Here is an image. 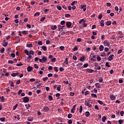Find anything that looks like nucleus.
<instances>
[{"mask_svg": "<svg viewBox=\"0 0 124 124\" xmlns=\"http://www.w3.org/2000/svg\"><path fill=\"white\" fill-rule=\"evenodd\" d=\"M39 62H42V63L45 62H47V57L43 56L42 59H39Z\"/></svg>", "mask_w": 124, "mask_h": 124, "instance_id": "f257e3e1", "label": "nucleus"}, {"mask_svg": "<svg viewBox=\"0 0 124 124\" xmlns=\"http://www.w3.org/2000/svg\"><path fill=\"white\" fill-rule=\"evenodd\" d=\"M23 101L24 102V103H28V102L30 101V98H29L28 97H24L23 98Z\"/></svg>", "mask_w": 124, "mask_h": 124, "instance_id": "f03ea898", "label": "nucleus"}, {"mask_svg": "<svg viewBox=\"0 0 124 124\" xmlns=\"http://www.w3.org/2000/svg\"><path fill=\"white\" fill-rule=\"evenodd\" d=\"M103 43L105 46H108V47L110 46V43L108 42V41H107V40H105Z\"/></svg>", "mask_w": 124, "mask_h": 124, "instance_id": "7ed1b4c3", "label": "nucleus"}, {"mask_svg": "<svg viewBox=\"0 0 124 124\" xmlns=\"http://www.w3.org/2000/svg\"><path fill=\"white\" fill-rule=\"evenodd\" d=\"M118 36L120 38H123L124 37V34L122 31H119L118 33Z\"/></svg>", "mask_w": 124, "mask_h": 124, "instance_id": "20e7f679", "label": "nucleus"}, {"mask_svg": "<svg viewBox=\"0 0 124 124\" xmlns=\"http://www.w3.org/2000/svg\"><path fill=\"white\" fill-rule=\"evenodd\" d=\"M84 104L85 105H86V106H88V107H89V108H92V105L90 104V102L85 101Z\"/></svg>", "mask_w": 124, "mask_h": 124, "instance_id": "39448f33", "label": "nucleus"}, {"mask_svg": "<svg viewBox=\"0 0 124 124\" xmlns=\"http://www.w3.org/2000/svg\"><path fill=\"white\" fill-rule=\"evenodd\" d=\"M81 9H83V11L87 10V5H81Z\"/></svg>", "mask_w": 124, "mask_h": 124, "instance_id": "423d86ee", "label": "nucleus"}, {"mask_svg": "<svg viewBox=\"0 0 124 124\" xmlns=\"http://www.w3.org/2000/svg\"><path fill=\"white\" fill-rule=\"evenodd\" d=\"M44 112H48L49 110H50V108L47 107V106H45L43 108Z\"/></svg>", "mask_w": 124, "mask_h": 124, "instance_id": "0eeeda50", "label": "nucleus"}, {"mask_svg": "<svg viewBox=\"0 0 124 124\" xmlns=\"http://www.w3.org/2000/svg\"><path fill=\"white\" fill-rule=\"evenodd\" d=\"M66 26L67 28H71V22L68 21L66 22Z\"/></svg>", "mask_w": 124, "mask_h": 124, "instance_id": "6e6552de", "label": "nucleus"}, {"mask_svg": "<svg viewBox=\"0 0 124 124\" xmlns=\"http://www.w3.org/2000/svg\"><path fill=\"white\" fill-rule=\"evenodd\" d=\"M113 58H114V54H111L108 57V61H110V62H111V61L113 60Z\"/></svg>", "mask_w": 124, "mask_h": 124, "instance_id": "1a4fd4ad", "label": "nucleus"}, {"mask_svg": "<svg viewBox=\"0 0 124 124\" xmlns=\"http://www.w3.org/2000/svg\"><path fill=\"white\" fill-rule=\"evenodd\" d=\"M76 105H75L73 106L72 108H71V112L72 114H74V110H75V108L76 107Z\"/></svg>", "mask_w": 124, "mask_h": 124, "instance_id": "9d476101", "label": "nucleus"}, {"mask_svg": "<svg viewBox=\"0 0 124 124\" xmlns=\"http://www.w3.org/2000/svg\"><path fill=\"white\" fill-rule=\"evenodd\" d=\"M95 86L96 88H98V89H100V88H101V84H100L99 83H95Z\"/></svg>", "mask_w": 124, "mask_h": 124, "instance_id": "9b49d317", "label": "nucleus"}, {"mask_svg": "<svg viewBox=\"0 0 124 124\" xmlns=\"http://www.w3.org/2000/svg\"><path fill=\"white\" fill-rule=\"evenodd\" d=\"M31 70H32V67L29 66L27 67V71L28 72H31Z\"/></svg>", "mask_w": 124, "mask_h": 124, "instance_id": "f8f14e48", "label": "nucleus"}, {"mask_svg": "<svg viewBox=\"0 0 124 124\" xmlns=\"http://www.w3.org/2000/svg\"><path fill=\"white\" fill-rule=\"evenodd\" d=\"M100 51L102 52V51H103L104 50V46H103V45H100L99 48Z\"/></svg>", "mask_w": 124, "mask_h": 124, "instance_id": "ddd939ff", "label": "nucleus"}, {"mask_svg": "<svg viewBox=\"0 0 124 124\" xmlns=\"http://www.w3.org/2000/svg\"><path fill=\"white\" fill-rule=\"evenodd\" d=\"M51 30H52L53 31H54L55 30H57V26L56 25H52L51 26Z\"/></svg>", "mask_w": 124, "mask_h": 124, "instance_id": "4468645a", "label": "nucleus"}, {"mask_svg": "<svg viewBox=\"0 0 124 124\" xmlns=\"http://www.w3.org/2000/svg\"><path fill=\"white\" fill-rule=\"evenodd\" d=\"M2 45L4 46V47H6L7 45H8V42H3L2 43Z\"/></svg>", "mask_w": 124, "mask_h": 124, "instance_id": "2eb2a0df", "label": "nucleus"}, {"mask_svg": "<svg viewBox=\"0 0 124 124\" xmlns=\"http://www.w3.org/2000/svg\"><path fill=\"white\" fill-rule=\"evenodd\" d=\"M27 121H28V122H32V121H33V117H28L27 119Z\"/></svg>", "mask_w": 124, "mask_h": 124, "instance_id": "dca6fc26", "label": "nucleus"}, {"mask_svg": "<svg viewBox=\"0 0 124 124\" xmlns=\"http://www.w3.org/2000/svg\"><path fill=\"white\" fill-rule=\"evenodd\" d=\"M106 120H107V118H106V116H103L102 118V121L103 123L105 122V121H106Z\"/></svg>", "mask_w": 124, "mask_h": 124, "instance_id": "f3484780", "label": "nucleus"}, {"mask_svg": "<svg viewBox=\"0 0 124 124\" xmlns=\"http://www.w3.org/2000/svg\"><path fill=\"white\" fill-rule=\"evenodd\" d=\"M41 48L44 50V51H47V47L45 46H41Z\"/></svg>", "mask_w": 124, "mask_h": 124, "instance_id": "a211bd4d", "label": "nucleus"}, {"mask_svg": "<svg viewBox=\"0 0 124 124\" xmlns=\"http://www.w3.org/2000/svg\"><path fill=\"white\" fill-rule=\"evenodd\" d=\"M87 72H89V73H93V70L92 69H88Z\"/></svg>", "mask_w": 124, "mask_h": 124, "instance_id": "6ab92c4d", "label": "nucleus"}, {"mask_svg": "<svg viewBox=\"0 0 124 124\" xmlns=\"http://www.w3.org/2000/svg\"><path fill=\"white\" fill-rule=\"evenodd\" d=\"M111 24H112V22H111V21H107L106 23V25L107 26H110Z\"/></svg>", "mask_w": 124, "mask_h": 124, "instance_id": "aec40b11", "label": "nucleus"}, {"mask_svg": "<svg viewBox=\"0 0 124 124\" xmlns=\"http://www.w3.org/2000/svg\"><path fill=\"white\" fill-rule=\"evenodd\" d=\"M110 98L111 99V100H114V99L116 98V97L113 95H111L110 96Z\"/></svg>", "mask_w": 124, "mask_h": 124, "instance_id": "412c9836", "label": "nucleus"}, {"mask_svg": "<svg viewBox=\"0 0 124 124\" xmlns=\"http://www.w3.org/2000/svg\"><path fill=\"white\" fill-rule=\"evenodd\" d=\"M24 52L25 53V54H26V55H27V56H30V53H29V50H28L27 49H25L24 50Z\"/></svg>", "mask_w": 124, "mask_h": 124, "instance_id": "4be33fe9", "label": "nucleus"}, {"mask_svg": "<svg viewBox=\"0 0 124 124\" xmlns=\"http://www.w3.org/2000/svg\"><path fill=\"white\" fill-rule=\"evenodd\" d=\"M101 27H104V20H102L100 22Z\"/></svg>", "mask_w": 124, "mask_h": 124, "instance_id": "5701e85b", "label": "nucleus"}, {"mask_svg": "<svg viewBox=\"0 0 124 124\" xmlns=\"http://www.w3.org/2000/svg\"><path fill=\"white\" fill-rule=\"evenodd\" d=\"M92 97H94L95 98H96L97 97V95L94 93L91 94Z\"/></svg>", "mask_w": 124, "mask_h": 124, "instance_id": "b1692460", "label": "nucleus"}, {"mask_svg": "<svg viewBox=\"0 0 124 124\" xmlns=\"http://www.w3.org/2000/svg\"><path fill=\"white\" fill-rule=\"evenodd\" d=\"M79 61H80V62H84V61H85V57L84 56L81 57Z\"/></svg>", "mask_w": 124, "mask_h": 124, "instance_id": "393cba45", "label": "nucleus"}, {"mask_svg": "<svg viewBox=\"0 0 124 124\" xmlns=\"http://www.w3.org/2000/svg\"><path fill=\"white\" fill-rule=\"evenodd\" d=\"M82 111H83V107L82 106H80L79 113H82Z\"/></svg>", "mask_w": 124, "mask_h": 124, "instance_id": "a878e982", "label": "nucleus"}, {"mask_svg": "<svg viewBox=\"0 0 124 124\" xmlns=\"http://www.w3.org/2000/svg\"><path fill=\"white\" fill-rule=\"evenodd\" d=\"M61 88H62V86L60 85L57 88V90L58 91V92H61Z\"/></svg>", "mask_w": 124, "mask_h": 124, "instance_id": "bb28decb", "label": "nucleus"}, {"mask_svg": "<svg viewBox=\"0 0 124 124\" xmlns=\"http://www.w3.org/2000/svg\"><path fill=\"white\" fill-rule=\"evenodd\" d=\"M85 114H86V117H90V112L89 111H86L85 112Z\"/></svg>", "mask_w": 124, "mask_h": 124, "instance_id": "cd10ccee", "label": "nucleus"}, {"mask_svg": "<svg viewBox=\"0 0 124 124\" xmlns=\"http://www.w3.org/2000/svg\"><path fill=\"white\" fill-rule=\"evenodd\" d=\"M0 100H1L2 102L4 101V100H5V99H4V97H3V96L0 97Z\"/></svg>", "mask_w": 124, "mask_h": 124, "instance_id": "c85d7f7f", "label": "nucleus"}, {"mask_svg": "<svg viewBox=\"0 0 124 124\" xmlns=\"http://www.w3.org/2000/svg\"><path fill=\"white\" fill-rule=\"evenodd\" d=\"M82 22H83V23H85L86 21H85L84 19H80L79 21V24H82Z\"/></svg>", "mask_w": 124, "mask_h": 124, "instance_id": "c756f323", "label": "nucleus"}, {"mask_svg": "<svg viewBox=\"0 0 124 124\" xmlns=\"http://www.w3.org/2000/svg\"><path fill=\"white\" fill-rule=\"evenodd\" d=\"M27 47H28V48H31L32 47V44H30L27 45Z\"/></svg>", "mask_w": 124, "mask_h": 124, "instance_id": "7c9ffc66", "label": "nucleus"}, {"mask_svg": "<svg viewBox=\"0 0 124 124\" xmlns=\"http://www.w3.org/2000/svg\"><path fill=\"white\" fill-rule=\"evenodd\" d=\"M85 95L87 96L88 95V94H90V92L89 91H86L85 92V93H84Z\"/></svg>", "mask_w": 124, "mask_h": 124, "instance_id": "2f4dec72", "label": "nucleus"}, {"mask_svg": "<svg viewBox=\"0 0 124 124\" xmlns=\"http://www.w3.org/2000/svg\"><path fill=\"white\" fill-rule=\"evenodd\" d=\"M59 31H61L62 29V27L61 25L58 26Z\"/></svg>", "mask_w": 124, "mask_h": 124, "instance_id": "473e14b6", "label": "nucleus"}, {"mask_svg": "<svg viewBox=\"0 0 124 124\" xmlns=\"http://www.w3.org/2000/svg\"><path fill=\"white\" fill-rule=\"evenodd\" d=\"M0 121H1V122H4L5 121V117L0 118Z\"/></svg>", "mask_w": 124, "mask_h": 124, "instance_id": "72a5a7b5", "label": "nucleus"}, {"mask_svg": "<svg viewBox=\"0 0 124 124\" xmlns=\"http://www.w3.org/2000/svg\"><path fill=\"white\" fill-rule=\"evenodd\" d=\"M28 31H22L23 34H24L25 35H27V34H28Z\"/></svg>", "mask_w": 124, "mask_h": 124, "instance_id": "f704fd0d", "label": "nucleus"}, {"mask_svg": "<svg viewBox=\"0 0 124 124\" xmlns=\"http://www.w3.org/2000/svg\"><path fill=\"white\" fill-rule=\"evenodd\" d=\"M30 55H34V52L32 50L30 51Z\"/></svg>", "mask_w": 124, "mask_h": 124, "instance_id": "c9c22d12", "label": "nucleus"}, {"mask_svg": "<svg viewBox=\"0 0 124 124\" xmlns=\"http://www.w3.org/2000/svg\"><path fill=\"white\" fill-rule=\"evenodd\" d=\"M97 61L98 62H99V61H101V57H100V56H97Z\"/></svg>", "mask_w": 124, "mask_h": 124, "instance_id": "e433bc0d", "label": "nucleus"}, {"mask_svg": "<svg viewBox=\"0 0 124 124\" xmlns=\"http://www.w3.org/2000/svg\"><path fill=\"white\" fill-rule=\"evenodd\" d=\"M42 84V83H38V85H37L36 86L37 89H39Z\"/></svg>", "mask_w": 124, "mask_h": 124, "instance_id": "4c0bfd02", "label": "nucleus"}, {"mask_svg": "<svg viewBox=\"0 0 124 124\" xmlns=\"http://www.w3.org/2000/svg\"><path fill=\"white\" fill-rule=\"evenodd\" d=\"M68 59L67 58H66L65 59V62H64V63H66V64H68Z\"/></svg>", "mask_w": 124, "mask_h": 124, "instance_id": "58836bf2", "label": "nucleus"}, {"mask_svg": "<svg viewBox=\"0 0 124 124\" xmlns=\"http://www.w3.org/2000/svg\"><path fill=\"white\" fill-rule=\"evenodd\" d=\"M72 117V114H69L67 116V117L68 119H71V117Z\"/></svg>", "mask_w": 124, "mask_h": 124, "instance_id": "ea45409f", "label": "nucleus"}, {"mask_svg": "<svg viewBox=\"0 0 124 124\" xmlns=\"http://www.w3.org/2000/svg\"><path fill=\"white\" fill-rule=\"evenodd\" d=\"M48 99H49V100H53V97H52L51 95H49Z\"/></svg>", "mask_w": 124, "mask_h": 124, "instance_id": "a19ab883", "label": "nucleus"}, {"mask_svg": "<svg viewBox=\"0 0 124 124\" xmlns=\"http://www.w3.org/2000/svg\"><path fill=\"white\" fill-rule=\"evenodd\" d=\"M57 8L58 9V10H62V7L61 6H57Z\"/></svg>", "mask_w": 124, "mask_h": 124, "instance_id": "79ce46f5", "label": "nucleus"}, {"mask_svg": "<svg viewBox=\"0 0 124 124\" xmlns=\"http://www.w3.org/2000/svg\"><path fill=\"white\" fill-rule=\"evenodd\" d=\"M18 107V104H16L13 108V110H16V108Z\"/></svg>", "mask_w": 124, "mask_h": 124, "instance_id": "37998d69", "label": "nucleus"}, {"mask_svg": "<svg viewBox=\"0 0 124 124\" xmlns=\"http://www.w3.org/2000/svg\"><path fill=\"white\" fill-rule=\"evenodd\" d=\"M46 19V17H43L41 18L40 21L41 22H43V21H44V20H45Z\"/></svg>", "mask_w": 124, "mask_h": 124, "instance_id": "c03bdc74", "label": "nucleus"}, {"mask_svg": "<svg viewBox=\"0 0 124 124\" xmlns=\"http://www.w3.org/2000/svg\"><path fill=\"white\" fill-rule=\"evenodd\" d=\"M98 103H99V104L102 105L103 104V102H102V101H100V100H98L97 101Z\"/></svg>", "mask_w": 124, "mask_h": 124, "instance_id": "a18cd8bd", "label": "nucleus"}, {"mask_svg": "<svg viewBox=\"0 0 124 124\" xmlns=\"http://www.w3.org/2000/svg\"><path fill=\"white\" fill-rule=\"evenodd\" d=\"M94 108L95 109H96V110H99V108H98V106L97 105H95Z\"/></svg>", "mask_w": 124, "mask_h": 124, "instance_id": "49530a36", "label": "nucleus"}, {"mask_svg": "<svg viewBox=\"0 0 124 124\" xmlns=\"http://www.w3.org/2000/svg\"><path fill=\"white\" fill-rule=\"evenodd\" d=\"M98 19H102V14H100L98 16Z\"/></svg>", "mask_w": 124, "mask_h": 124, "instance_id": "de8ad7c7", "label": "nucleus"}, {"mask_svg": "<svg viewBox=\"0 0 124 124\" xmlns=\"http://www.w3.org/2000/svg\"><path fill=\"white\" fill-rule=\"evenodd\" d=\"M71 15L70 14H65V17H66V18H68V17H71Z\"/></svg>", "mask_w": 124, "mask_h": 124, "instance_id": "09e8293b", "label": "nucleus"}, {"mask_svg": "<svg viewBox=\"0 0 124 124\" xmlns=\"http://www.w3.org/2000/svg\"><path fill=\"white\" fill-rule=\"evenodd\" d=\"M59 70L60 71L62 72V71H63V70H64V69L62 68V67H61L59 69Z\"/></svg>", "mask_w": 124, "mask_h": 124, "instance_id": "8fccbe9b", "label": "nucleus"}, {"mask_svg": "<svg viewBox=\"0 0 124 124\" xmlns=\"http://www.w3.org/2000/svg\"><path fill=\"white\" fill-rule=\"evenodd\" d=\"M47 76L49 78H50V77H53V74H48Z\"/></svg>", "mask_w": 124, "mask_h": 124, "instance_id": "3c124183", "label": "nucleus"}, {"mask_svg": "<svg viewBox=\"0 0 124 124\" xmlns=\"http://www.w3.org/2000/svg\"><path fill=\"white\" fill-rule=\"evenodd\" d=\"M4 51H5L4 48H2L1 49V54H3V53H4Z\"/></svg>", "mask_w": 124, "mask_h": 124, "instance_id": "603ef678", "label": "nucleus"}, {"mask_svg": "<svg viewBox=\"0 0 124 124\" xmlns=\"http://www.w3.org/2000/svg\"><path fill=\"white\" fill-rule=\"evenodd\" d=\"M78 48H77V46H75L73 48V51H78Z\"/></svg>", "mask_w": 124, "mask_h": 124, "instance_id": "864d4df0", "label": "nucleus"}, {"mask_svg": "<svg viewBox=\"0 0 124 124\" xmlns=\"http://www.w3.org/2000/svg\"><path fill=\"white\" fill-rule=\"evenodd\" d=\"M119 124H122V123H124V120H120L118 121Z\"/></svg>", "mask_w": 124, "mask_h": 124, "instance_id": "5fc2aeb1", "label": "nucleus"}, {"mask_svg": "<svg viewBox=\"0 0 124 124\" xmlns=\"http://www.w3.org/2000/svg\"><path fill=\"white\" fill-rule=\"evenodd\" d=\"M51 62H56V58H52Z\"/></svg>", "mask_w": 124, "mask_h": 124, "instance_id": "6e6d98bb", "label": "nucleus"}, {"mask_svg": "<svg viewBox=\"0 0 124 124\" xmlns=\"http://www.w3.org/2000/svg\"><path fill=\"white\" fill-rule=\"evenodd\" d=\"M65 24V21L63 20L61 22V25H64Z\"/></svg>", "mask_w": 124, "mask_h": 124, "instance_id": "4d7b16f0", "label": "nucleus"}, {"mask_svg": "<svg viewBox=\"0 0 124 124\" xmlns=\"http://www.w3.org/2000/svg\"><path fill=\"white\" fill-rule=\"evenodd\" d=\"M31 55H29V56L27 57V60H31Z\"/></svg>", "mask_w": 124, "mask_h": 124, "instance_id": "13d9d810", "label": "nucleus"}, {"mask_svg": "<svg viewBox=\"0 0 124 124\" xmlns=\"http://www.w3.org/2000/svg\"><path fill=\"white\" fill-rule=\"evenodd\" d=\"M122 52H123V49H120L118 51V53L117 54H121V53H122Z\"/></svg>", "mask_w": 124, "mask_h": 124, "instance_id": "bf43d9fd", "label": "nucleus"}, {"mask_svg": "<svg viewBox=\"0 0 124 124\" xmlns=\"http://www.w3.org/2000/svg\"><path fill=\"white\" fill-rule=\"evenodd\" d=\"M124 111H121L120 112V115H121V117H123V116H124Z\"/></svg>", "mask_w": 124, "mask_h": 124, "instance_id": "052dcab7", "label": "nucleus"}, {"mask_svg": "<svg viewBox=\"0 0 124 124\" xmlns=\"http://www.w3.org/2000/svg\"><path fill=\"white\" fill-rule=\"evenodd\" d=\"M101 57H106V53H103V54H102L101 55Z\"/></svg>", "mask_w": 124, "mask_h": 124, "instance_id": "680f3d73", "label": "nucleus"}, {"mask_svg": "<svg viewBox=\"0 0 124 124\" xmlns=\"http://www.w3.org/2000/svg\"><path fill=\"white\" fill-rule=\"evenodd\" d=\"M53 69V67L52 66H49L48 67V70H52Z\"/></svg>", "mask_w": 124, "mask_h": 124, "instance_id": "e2e57ef3", "label": "nucleus"}, {"mask_svg": "<svg viewBox=\"0 0 124 124\" xmlns=\"http://www.w3.org/2000/svg\"><path fill=\"white\" fill-rule=\"evenodd\" d=\"M105 52H108V51H109V48L108 47H105Z\"/></svg>", "mask_w": 124, "mask_h": 124, "instance_id": "0e129e2a", "label": "nucleus"}, {"mask_svg": "<svg viewBox=\"0 0 124 124\" xmlns=\"http://www.w3.org/2000/svg\"><path fill=\"white\" fill-rule=\"evenodd\" d=\"M40 13L39 12H37V13H35L34 16H38V15H39Z\"/></svg>", "mask_w": 124, "mask_h": 124, "instance_id": "69168bd1", "label": "nucleus"}, {"mask_svg": "<svg viewBox=\"0 0 124 124\" xmlns=\"http://www.w3.org/2000/svg\"><path fill=\"white\" fill-rule=\"evenodd\" d=\"M38 45H42V41H40L38 42Z\"/></svg>", "mask_w": 124, "mask_h": 124, "instance_id": "338daca9", "label": "nucleus"}, {"mask_svg": "<svg viewBox=\"0 0 124 124\" xmlns=\"http://www.w3.org/2000/svg\"><path fill=\"white\" fill-rule=\"evenodd\" d=\"M68 124H72V121L71 120H68V121L67 122Z\"/></svg>", "mask_w": 124, "mask_h": 124, "instance_id": "774afa93", "label": "nucleus"}]
</instances>
